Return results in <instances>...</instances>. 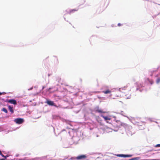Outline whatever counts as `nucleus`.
I'll use <instances>...</instances> for the list:
<instances>
[{
    "label": "nucleus",
    "instance_id": "f257e3e1",
    "mask_svg": "<svg viewBox=\"0 0 160 160\" xmlns=\"http://www.w3.org/2000/svg\"><path fill=\"white\" fill-rule=\"evenodd\" d=\"M14 122L17 124H21L24 122V120L22 118H18L14 120Z\"/></svg>",
    "mask_w": 160,
    "mask_h": 160
},
{
    "label": "nucleus",
    "instance_id": "f03ea898",
    "mask_svg": "<svg viewBox=\"0 0 160 160\" xmlns=\"http://www.w3.org/2000/svg\"><path fill=\"white\" fill-rule=\"evenodd\" d=\"M87 157L85 155H82L77 156L75 158L77 160H83L85 159Z\"/></svg>",
    "mask_w": 160,
    "mask_h": 160
},
{
    "label": "nucleus",
    "instance_id": "7ed1b4c3",
    "mask_svg": "<svg viewBox=\"0 0 160 160\" xmlns=\"http://www.w3.org/2000/svg\"><path fill=\"white\" fill-rule=\"evenodd\" d=\"M118 157H130L132 156V155H124V154H118L117 155Z\"/></svg>",
    "mask_w": 160,
    "mask_h": 160
},
{
    "label": "nucleus",
    "instance_id": "20e7f679",
    "mask_svg": "<svg viewBox=\"0 0 160 160\" xmlns=\"http://www.w3.org/2000/svg\"><path fill=\"white\" fill-rule=\"evenodd\" d=\"M8 102L11 104H13L14 105L17 104V102L14 99H12L9 100Z\"/></svg>",
    "mask_w": 160,
    "mask_h": 160
},
{
    "label": "nucleus",
    "instance_id": "39448f33",
    "mask_svg": "<svg viewBox=\"0 0 160 160\" xmlns=\"http://www.w3.org/2000/svg\"><path fill=\"white\" fill-rule=\"evenodd\" d=\"M46 103H47L48 105L50 106H53L54 105V103L53 101H50L49 100H48L46 102Z\"/></svg>",
    "mask_w": 160,
    "mask_h": 160
},
{
    "label": "nucleus",
    "instance_id": "423d86ee",
    "mask_svg": "<svg viewBox=\"0 0 160 160\" xmlns=\"http://www.w3.org/2000/svg\"><path fill=\"white\" fill-rule=\"evenodd\" d=\"M9 110L11 112V113H13L14 112V111L12 107H11V106H8Z\"/></svg>",
    "mask_w": 160,
    "mask_h": 160
},
{
    "label": "nucleus",
    "instance_id": "0eeeda50",
    "mask_svg": "<svg viewBox=\"0 0 160 160\" xmlns=\"http://www.w3.org/2000/svg\"><path fill=\"white\" fill-rule=\"evenodd\" d=\"M102 116L105 121H107L108 120H110L111 119V118L107 116Z\"/></svg>",
    "mask_w": 160,
    "mask_h": 160
},
{
    "label": "nucleus",
    "instance_id": "6e6552de",
    "mask_svg": "<svg viewBox=\"0 0 160 160\" xmlns=\"http://www.w3.org/2000/svg\"><path fill=\"white\" fill-rule=\"evenodd\" d=\"M128 87L126 86H124L123 87L120 88L119 89V90L120 91H122L123 90H125L127 89V88H128Z\"/></svg>",
    "mask_w": 160,
    "mask_h": 160
},
{
    "label": "nucleus",
    "instance_id": "1a4fd4ad",
    "mask_svg": "<svg viewBox=\"0 0 160 160\" xmlns=\"http://www.w3.org/2000/svg\"><path fill=\"white\" fill-rule=\"evenodd\" d=\"M103 92L105 94H107L108 93H110L111 92V91L109 89L105 91H103Z\"/></svg>",
    "mask_w": 160,
    "mask_h": 160
},
{
    "label": "nucleus",
    "instance_id": "9d476101",
    "mask_svg": "<svg viewBox=\"0 0 160 160\" xmlns=\"http://www.w3.org/2000/svg\"><path fill=\"white\" fill-rule=\"evenodd\" d=\"M96 111L99 112V113H104V112H103V111L101 110V109H99V108H97V109L96 110Z\"/></svg>",
    "mask_w": 160,
    "mask_h": 160
},
{
    "label": "nucleus",
    "instance_id": "9b49d317",
    "mask_svg": "<svg viewBox=\"0 0 160 160\" xmlns=\"http://www.w3.org/2000/svg\"><path fill=\"white\" fill-rule=\"evenodd\" d=\"M78 9H72V10H71L70 11V12H69V13H72L73 12H75V11H78Z\"/></svg>",
    "mask_w": 160,
    "mask_h": 160
},
{
    "label": "nucleus",
    "instance_id": "f8f14e48",
    "mask_svg": "<svg viewBox=\"0 0 160 160\" xmlns=\"http://www.w3.org/2000/svg\"><path fill=\"white\" fill-rule=\"evenodd\" d=\"M2 111H3L5 112L6 113H8V111L7 109L5 108H3L2 109Z\"/></svg>",
    "mask_w": 160,
    "mask_h": 160
},
{
    "label": "nucleus",
    "instance_id": "ddd939ff",
    "mask_svg": "<svg viewBox=\"0 0 160 160\" xmlns=\"http://www.w3.org/2000/svg\"><path fill=\"white\" fill-rule=\"evenodd\" d=\"M148 80L149 82L151 84H152L153 83V81L152 80H149V79H148Z\"/></svg>",
    "mask_w": 160,
    "mask_h": 160
},
{
    "label": "nucleus",
    "instance_id": "4468645a",
    "mask_svg": "<svg viewBox=\"0 0 160 160\" xmlns=\"http://www.w3.org/2000/svg\"><path fill=\"white\" fill-rule=\"evenodd\" d=\"M156 82L157 84H158L160 82V78H158L156 81Z\"/></svg>",
    "mask_w": 160,
    "mask_h": 160
},
{
    "label": "nucleus",
    "instance_id": "2eb2a0df",
    "mask_svg": "<svg viewBox=\"0 0 160 160\" xmlns=\"http://www.w3.org/2000/svg\"><path fill=\"white\" fill-rule=\"evenodd\" d=\"M53 106H54L56 108H62V107L61 105H58V106H57V105H56L55 104H54V105H53Z\"/></svg>",
    "mask_w": 160,
    "mask_h": 160
},
{
    "label": "nucleus",
    "instance_id": "dca6fc26",
    "mask_svg": "<svg viewBox=\"0 0 160 160\" xmlns=\"http://www.w3.org/2000/svg\"><path fill=\"white\" fill-rule=\"evenodd\" d=\"M0 155L2 157H4V156L2 153V152L1 151H0Z\"/></svg>",
    "mask_w": 160,
    "mask_h": 160
},
{
    "label": "nucleus",
    "instance_id": "f3484780",
    "mask_svg": "<svg viewBox=\"0 0 160 160\" xmlns=\"http://www.w3.org/2000/svg\"><path fill=\"white\" fill-rule=\"evenodd\" d=\"M155 147H160V144H157L155 145Z\"/></svg>",
    "mask_w": 160,
    "mask_h": 160
},
{
    "label": "nucleus",
    "instance_id": "a211bd4d",
    "mask_svg": "<svg viewBox=\"0 0 160 160\" xmlns=\"http://www.w3.org/2000/svg\"><path fill=\"white\" fill-rule=\"evenodd\" d=\"M122 24L120 23H119L118 24V26H121Z\"/></svg>",
    "mask_w": 160,
    "mask_h": 160
},
{
    "label": "nucleus",
    "instance_id": "6ab92c4d",
    "mask_svg": "<svg viewBox=\"0 0 160 160\" xmlns=\"http://www.w3.org/2000/svg\"><path fill=\"white\" fill-rule=\"evenodd\" d=\"M131 96V94H130V95L128 97H127V98H130V97Z\"/></svg>",
    "mask_w": 160,
    "mask_h": 160
},
{
    "label": "nucleus",
    "instance_id": "aec40b11",
    "mask_svg": "<svg viewBox=\"0 0 160 160\" xmlns=\"http://www.w3.org/2000/svg\"><path fill=\"white\" fill-rule=\"evenodd\" d=\"M8 157V156H7V155L6 156H4V158H7V157Z\"/></svg>",
    "mask_w": 160,
    "mask_h": 160
},
{
    "label": "nucleus",
    "instance_id": "412c9836",
    "mask_svg": "<svg viewBox=\"0 0 160 160\" xmlns=\"http://www.w3.org/2000/svg\"><path fill=\"white\" fill-rule=\"evenodd\" d=\"M5 159L2 158V159H0V160H5Z\"/></svg>",
    "mask_w": 160,
    "mask_h": 160
},
{
    "label": "nucleus",
    "instance_id": "4be33fe9",
    "mask_svg": "<svg viewBox=\"0 0 160 160\" xmlns=\"http://www.w3.org/2000/svg\"><path fill=\"white\" fill-rule=\"evenodd\" d=\"M2 94V93L1 92H0V95Z\"/></svg>",
    "mask_w": 160,
    "mask_h": 160
}]
</instances>
